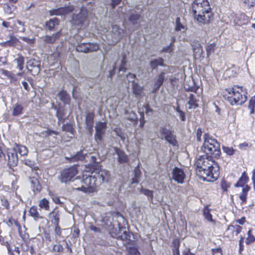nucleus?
Wrapping results in <instances>:
<instances>
[{"instance_id": "b1692460", "label": "nucleus", "mask_w": 255, "mask_h": 255, "mask_svg": "<svg viewBox=\"0 0 255 255\" xmlns=\"http://www.w3.org/2000/svg\"><path fill=\"white\" fill-rule=\"evenodd\" d=\"M58 24V20L56 18L50 19L46 23V27L50 30H54L55 27Z\"/></svg>"}, {"instance_id": "0e129e2a", "label": "nucleus", "mask_w": 255, "mask_h": 255, "mask_svg": "<svg viewBox=\"0 0 255 255\" xmlns=\"http://www.w3.org/2000/svg\"><path fill=\"white\" fill-rule=\"evenodd\" d=\"M243 188L242 189V192L243 193L246 194L247 195L248 192L250 189V187L248 186V185H246L244 187H243Z\"/></svg>"}, {"instance_id": "6e6552de", "label": "nucleus", "mask_w": 255, "mask_h": 255, "mask_svg": "<svg viewBox=\"0 0 255 255\" xmlns=\"http://www.w3.org/2000/svg\"><path fill=\"white\" fill-rule=\"evenodd\" d=\"M107 128V123L105 122L96 123L95 126L96 133L95 138L97 142L102 140L103 136L105 134Z\"/></svg>"}, {"instance_id": "bb28decb", "label": "nucleus", "mask_w": 255, "mask_h": 255, "mask_svg": "<svg viewBox=\"0 0 255 255\" xmlns=\"http://www.w3.org/2000/svg\"><path fill=\"white\" fill-rule=\"evenodd\" d=\"M150 65L152 69H155L158 66H163V60L161 58L154 59L150 61Z\"/></svg>"}, {"instance_id": "4be33fe9", "label": "nucleus", "mask_w": 255, "mask_h": 255, "mask_svg": "<svg viewBox=\"0 0 255 255\" xmlns=\"http://www.w3.org/2000/svg\"><path fill=\"white\" fill-rule=\"evenodd\" d=\"M49 218L54 225H58L59 222V215L58 212L52 211L49 215Z\"/></svg>"}, {"instance_id": "0eeeda50", "label": "nucleus", "mask_w": 255, "mask_h": 255, "mask_svg": "<svg viewBox=\"0 0 255 255\" xmlns=\"http://www.w3.org/2000/svg\"><path fill=\"white\" fill-rule=\"evenodd\" d=\"M76 49L78 52L88 53L97 51L99 46L95 43H81L76 46Z\"/></svg>"}, {"instance_id": "6e6d98bb", "label": "nucleus", "mask_w": 255, "mask_h": 255, "mask_svg": "<svg viewBox=\"0 0 255 255\" xmlns=\"http://www.w3.org/2000/svg\"><path fill=\"white\" fill-rule=\"evenodd\" d=\"M1 204L2 206H3L6 209H8L9 208V204L8 201L6 199H5V198L1 199Z\"/></svg>"}, {"instance_id": "c85d7f7f", "label": "nucleus", "mask_w": 255, "mask_h": 255, "mask_svg": "<svg viewBox=\"0 0 255 255\" xmlns=\"http://www.w3.org/2000/svg\"><path fill=\"white\" fill-rule=\"evenodd\" d=\"M38 205L40 208L44 209L46 211H49L50 209L49 202L45 198L39 201Z\"/></svg>"}, {"instance_id": "39448f33", "label": "nucleus", "mask_w": 255, "mask_h": 255, "mask_svg": "<svg viewBox=\"0 0 255 255\" xmlns=\"http://www.w3.org/2000/svg\"><path fill=\"white\" fill-rule=\"evenodd\" d=\"M203 138L204 143L201 147L202 151L211 157L218 158L221 154L220 144L208 134H205Z\"/></svg>"}, {"instance_id": "ddd939ff", "label": "nucleus", "mask_w": 255, "mask_h": 255, "mask_svg": "<svg viewBox=\"0 0 255 255\" xmlns=\"http://www.w3.org/2000/svg\"><path fill=\"white\" fill-rule=\"evenodd\" d=\"M192 49L193 51V56L196 59L203 58V51L202 47L198 42H194L192 44Z\"/></svg>"}, {"instance_id": "de8ad7c7", "label": "nucleus", "mask_w": 255, "mask_h": 255, "mask_svg": "<svg viewBox=\"0 0 255 255\" xmlns=\"http://www.w3.org/2000/svg\"><path fill=\"white\" fill-rule=\"evenodd\" d=\"M23 162L24 164L28 166L32 169L34 168L35 169V163L33 161L31 160L28 159H25L23 160Z\"/></svg>"}, {"instance_id": "423d86ee", "label": "nucleus", "mask_w": 255, "mask_h": 255, "mask_svg": "<svg viewBox=\"0 0 255 255\" xmlns=\"http://www.w3.org/2000/svg\"><path fill=\"white\" fill-rule=\"evenodd\" d=\"M77 173L78 171L76 166H72L65 169L61 172L59 179L61 183H66L71 181Z\"/></svg>"}, {"instance_id": "c03bdc74", "label": "nucleus", "mask_w": 255, "mask_h": 255, "mask_svg": "<svg viewBox=\"0 0 255 255\" xmlns=\"http://www.w3.org/2000/svg\"><path fill=\"white\" fill-rule=\"evenodd\" d=\"M223 150L224 152H225L227 154L229 155H232L234 154L235 150L231 147H228L226 146H222Z\"/></svg>"}, {"instance_id": "473e14b6", "label": "nucleus", "mask_w": 255, "mask_h": 255, "mask_svg": "<svg viewBox=\"0 0 255 255\" xmlns=\"http://www.w3.org/2000/svg\"><path fill=\"white\" fill-rule=\"evenodd\" d=\"M242 227L238 225L235 226L231 225L229 226L226 232L234 231L236 233V235H238L242 231Z\"/></svg>"}, {"instance_id": "4468645a", "label": "nucleus", "mask_w": 255, "mask_h": 255, "mask_svg": "<svg viewBox=\"0 0 255 255\" xmlns=\"http://www.w3.org/2000/svg\"><path fill=\"white\" fill-rule=\"evenodd\" d=\"M198 98L199 96L198 95L192 93L189 94L188 101V108L189 109H195L198 107Z\"/></svg>"}, {"instance_id": "f257e3e1", "label": "nucleus", "mask_w": 255, "mask_h": 255, "mask_svg": "<svg viewBox=\"0 0 255 255\" xmlns=\"http://www.w3.org/2000/svg\"><path fill=\"white\" fill-rule=\"evenodd\" d=\"M196 172L204 180L213 182L219 175V167L217 163L207 155H200L195 162Z\"/></svg>"}, {"instance_id": "7c9ffc66", "label": "nucleus", "mask_w": 255, "mask_h": 255, "mask_svg": "<svg viewBox=\"0 0 255 255\" xmlns=\"http://www.w3.org/2000/svg\"><path fill=\"white\" fill-rule=\"evenodd\" d=\"M173 131L168 129L167 128L165 127H162L160 128L159 132L160 134V137L162 139L166 138L169 135H171V133Z\"/></svg>"}, {"instance_id": "ea45409f", "label": "nucleus", "mask_w": 255, "mask_h": 255, "mask_svg": "<svg viewBox=\"0 0 255 255\" xmlns=\"http://www.w3.org/2000/svg\"><path fill=\"white\" fill-rule=\"evenodd\" d=\"M141 192L148 198L149 201H151L153 199V191L148 189L142 188Z\"/></svg>"}, {"instance_id": "f704fd0d", "label": "nucleus", "mask_w": 255, "mask_h": 255, "mask_svg": "<svg viewBox=\"0 0 255 255\" xmlns=\"http://www.w3.org/2000/svg\"><path fill=\"white\" fill-rule=\"evenodd\" d=\"M203 215L205 218L209 222L215 223V221L212 219V215L210 214V210L206 207L203 210Z\"/></svg>"}, {"instance_id": "4c0bfd02", "label": "nucleus", "mask_w": 255, "mask_h": 255, "mask_svg": "<svg viewBox=\"0 0 255 255\" xmlns=\"http://www.w3.org/2000/svg\"><path fill=\"white\" fill-rule=\"evenodd\" d=\"M29 214L31 216L33 217L35 219L40 218V215L37 211V208L35 206H32L29 210Z\"/></svg>"}, {"instance_id": "5fc2aeb1", "label": "nucleus", "mask_w": 255, "mask_h": 255, "mask_svg": "<svg viewBox=\"0 0 255 255\" xmlns=\"http://www.w3.org/2000/svg\"><path fill=\"white\" fill-rule=\"evenodd\" d=\"M126 63V57L124 56V57H123V59L122 60L121 65L119 67V71H126V68L125 67V65Z\"/></svg>"}, {"instance_id": "603ef678", "label": "nucleus", "mask_w": 255, "mask_h": 255, "mask_svg": "<svg viewBox=\"0 0 255 255\" xmlns=\"http://www.w3.org/2000/svg\"><path fill=\"white\" fill-rule=\"evenodd\" d=\"M56 116L58 118V120H59V122H63V111L60 110V109H58L57 110V112H56Z\"/></svg>"}, {"instance_id": "69168bd1", "label": "nucleus", "mask_w": 255, "mask_h": 255, "mask_svg": "<svg viewBox=\"0 0 255 255\" xmlns=\"http://www.w3.org/2000/svg\"><path fill=\"white\" fill-rule=\"evenodd\" d=\"M53 201L56 204H61L62 202L60 200L59 197L56 196H52Z\"/></svg>"}, {"instance_id": "20e7f679", "label": "nucleus", "mask_w": 255, "mask_h": 255, "mask_svg": "<svg viewBox=\"0 0 255 255\" xmlns=\"http://www.w3.org/2000/svg\"><path fill=\"white\" fill-rule=\"evenodd\" d=\"M222 94L224 99L228 100L232 105H241L247 99L246 91L239 86L225 89L223 91Z\"/></svg>"}, {"instance_id": "72a5a7b5", "label": "nucleus", "mask_w": 255, "mask_h": 255, "mask_svg": "<svg viewBox=\"0 0 255 255\" xmlns=\"http://www.w3.org/2000/svg\"><path fill=\"white\" fill-rule=\"evenodd\" d=\"M140 18V15L138 14H132L129 17V20L133 25H136L139 23Z\"/></svg>"}, {"instance_id": "a211bd4d", "label": "nucleus", "mask_w": 255, "mask_h": 255, "mask_svg": "<svg viewBox=\"0 0 255 255\" xmlns=\"http://www.w3.org/2000/svg\"><path fill=\"white\" fill-rule=\"evenodd\" d=\"M29 180L31 184V188H32L33 192L35 193L39 192L41 191L42 187L37 178L36 177H30Z\"/></svg>"}, {"instance_id": "052dcab7", "label": "nucleus", "mask_w": 255, "mask_h": 255, "mask_svg": "<svg viewBox=\"0 0 255 255\" xmlns=\"http://www.w3.org/2000/svg\"><path fill=\"white\" fill-rule=\"evenodd\" d=\"M122 0H112L111 1V6L113 8H114L117 5H118Z\"/></svg>"}, {"instance_id": "13d9d810", "label": "nucleus", "mask_w": 255, "mask_h": 255, "mask_svg": "<svg viewBox=\"0 0 255 255\" xmlns=\"http://www.w3.org/2000/svg\"><path fill=\"white\" fill-rule=\"evenodd\" d=\"M254 242H255V237L254 236L251 235L247 237L246 239V243L249 245Z\"/></svg>"}, {"instance_id": "7ed1b4c3", "label": "nucleus", "mask_w": 255, "mask_h": 255, "mask_svg": "<svg viewBox=\"0 0 255 255\" xmlns=\"http://www.w3.org/2000/svg\"><path fill=\"white\" fill-rule=\"evenodd\" d=\"M192 12L200 24L209 23L213 18V13L208 0H194L192 4Z\"/></svg>"}, {"instance_id": "393cba45", "label": "nucleus", "mask_w": 255, "mask_h": 255, "mask_svg": "<svg viewBox=\"0 0 255 255\" xmlns=\"http://www.w3.org/2000/svg\"><path fill=\"white\" fill-rule=\"evenodd\" d=\"M23 109V107L21 105L18 103L16 104L12 110V115L17 116L22 114Z\"/></svg>"}, {"instance_id": "1a4fd4ad", "label": "nucleus", "mask_w": 255, "mask_h": 255, "mask_svg": "<svg viewBox=\"0 0 255 255\" xmlns=\"http://www.w3.org/2000/svg\"><path fill=\"white\" fill-rule=\"evenodd\" d=\"M26 68L32 75H37L40 71V62L31 59L27 62Z\"/></svg>"}, {"instance_id": "58836bf2", "label": "nucleus", "mask_w": 255, "mask_h": 255, "mask_svg": "<svg viewBox=\"0 0 255 255\" xmlns=\"http://www.w3.org/2000/svg\"><path fill=\"white\" fill-rule=\"evenodd\" d=\"M134 173V177L132 179V183H138L139 182V178L140 176V170L138 166L135 168Z\"/></svg>"}, {"instance_id": "e433bc0d", "label": "nucleus", "mask_w": 255, "mask_h": 255, "mask_svg": "<svg viewBox=\"0 0 255 255\" xmlns=\"http://www.w3.org/2000/svg\"><path fill=\"white\" fill-rule=\"evenodd\" d=\"M165 139L173 146L177 145V142L176 140L175 135L173 134V131L171 133V135H169Z\"/></svg>"}, {"instance_id": "338daca9", "label": "nucleus", "mask_w": 255, "mask_h": 255, "mask_svg": "<svg viewBox=\"0 0 255 255\" xmlns=\"http://www.w3.org/2000/svg\"><path fill=\"white\" fill-rule=\"evenodd\" d=\"M197 140L199 141H200L201 140V134H202V131L201 129H198L197 130Z\"/></svg>"}, {"instance_id": "a19ab883", "label": "nucleus", "mask_w": 255, "mask_h": 255, "mask_svg": "<svg viewBox=\"0 0 255 255\" xmlns=\"http://www.w3.org/2000/svg\"><path fill=\"white\" fill-rule=\"evenodd\" d=\"M17 151H18L19 154L21 156H24L27 155L28 153V149L24 145H19L17 146Z\"/></svg>"}, {"instance_id": "f3484780", "label": "nucleus", "mask_w": 255, "mask_h": 255, "mask_svg": "<svg viewBox=\"0 0 255 255\" xmlns=\"http://www.w3.org/2000/svg\"><path fill=\"white\" fill-rule=\"evenodd\" d=\"M114 151L118 156V161L120 163H123L128 161V157L123 150L118 147H114Z\"/></svg>"}, {"instance_id": "6ab92c4d", "label": "nucleus", "mask_w": 255, "mask_h": 255, "mask_svg": "<svg viewBox=\"0 0 255 255\" xmlns=\"http://www.w3.org/2000/svg\"><path fill=\"white\" fill-rule=\"evenodd\" d=\"M112 32L113 34L114 37L117 41L122 37V34L124 32V30L122 28H120L119 26L114 25L112 26Z\"/></svg>"}, {"instance_id": "79ce46f5", "label": "nucleus", "mask_w": 255, "mask_h": 255, "mask_svg": "<svg viewBox=\"0 0 255 255\" xmlns=\"http://www.w3.org/2000/svg\"><path fill=\"white\" fill-rule=\"evenodd\" d=\"M125 113L127 115V118L128 120L134 121L137 119L136 115L133 111L128 112V111L126 110Z\"/></svg>"}, {"instance_id": "864d4df0", "label": "nucleus", "mask_w": 255, "mask_h": 255, "mask_svg": "<svg viewBox=\"0 0 255 255\" xmlns=\"http://www.w3.org/2000/svg\"><path fill=\"white\" fill-rule=\"evenodd\" d=\"M173 44L170 43L169 45L163 48L162 51L165 53H171L173 50Z\"/></svg>"}, {"instance_id": "4d7b16f0", "label": "nucleus", "mask_w": 255, "mask_h": 255, "mask_svg": "<svg viewBox=\"0 0 255 255\" xmlns=\"http://www.w3.org/2000/svg\"><path fill=\"white\" fill-rule=\"evenodd\" d=\"M129 237H130V236H129V234L126 231H124L123 234L122 235H121L120 236H119V238L122 240H127V239H128Z\"/></svg>"}, {"instance_id": "3c124183", "label": "nucleus", "mask_w": 255, "mask_h": 255, "mask_svg": "<svg viewBox=\"0 0 255 255\" xmlns=\"http://www.w3.org/2000/svg\"><path fill=\"white\" fill-rule=\"evenodd\" d=\"M127 80H128V82H131V85H132L133 83H135L134 82L135 79L136 78V75L135 74L129 73L127 75Z\"/></svg>"}, {"instance_id": "680f3d73", "label": "nucleus", "mask_w": 255, "mask_h": 255, "mask_svg": "<svg viewBox=\"0 0 255 255\" xmlns=\"http://www.w3.org/2000/svg\"><path fill=\"white\" fill-rule=\"evenodd\" d=\"M247 194L242 193L240 196L239 198L240 200L242 201L243 203H246L247 201Z\"/></svg>"}, {"instance_id": "9b49d317", "label": "nucleus", "mask_w": 255, "mask_h": 255, "mask_svg": "<svg viewBox=\"0 0 255 255\" xmlns=\"http://www.w3.org/2000/svg\"><path fill=\"white\" fill-rule=\"evenodd\" d=\"M8 164L10 166H15L18 163L17 150L15 148L8 149L7 151Z\"/></svg>"}, {"instance_id": "cd10ccee", "label": "nucleus", "mask_w": 255, "mask_h": 255, "mask_svg": "<svg viewBox=\"0 0 255 255\" xmlns=\"http://www.w3.org/2000/svg\"><path fill=\"white\" fill-rule=\"evenodd\" d=\"M87 153H84L83 150H81L77 153L71 157V160L72 161H75L77 160H83L85 159Z\"/></svg>"}, {"instance_id": "e2e57ef3", "label": "nucleus", "mask_w": 255, "mask_h": 255, "mask_svg": "<svg viewBox=\"0 0 255 255\" xmlns=\"http://www.w3.org/2000/svg\"><path fill=\"white\" fill-rule=\"evenodd\" d=\"M131 255H140V253L138 252L137 249L133 248L130 250V251Z\"/></svg>"}, {"instance_id": "2eb2a0df", "label": "nucleus", "mask_w": 255, "mask_h": 255, "mask_svg": "<svg viewBox=\"0 0 255 255\" xmlns=\"http://www.w3.org/2000/svg\"><path fill=\"white\" fill-rule=\"evenodd\" d=\"M61 32L59 31L52 35H46L43 36L41 37V39L45 44H53L59 38Z\"/></svg>"}, {"instance_id": "aec40b11", "label": "nucleus", "mask_w": 255, "mask_h": 255, "mask_svg": "<svg viewBox=\"0 0 255 255\" xmlns=\"http://www.w3.org/2000/svg\"><path fill=\"white\" fill-rule=\"evenodd\" d=\"M94 114L93 113H88L86 118V124L87 128L88 130H92L94 124Z\"/></svg>"}, {"instance_id": "9d476101", "label": "nucleus", "mask_w": 255, "mask_h": 255, "mask_svg": "<svg viewBox=\"0 0 255 255\" xmlns=\"http://www.w3.org/2000/svg\"><path fill=\"white\" fill-rule=\"evenodd\" d=\"M172 179L178 183L182 184L185 178V174L183 169L174 167L172 171Z\"/></svg>"}, {"instance_id": "bf43d9fd", "label": "nucleus", "mask_w": 255, "mask_h": 255, "mask_svg": "<svg viewBox=\"0 0 255 255\" xmlns=\"http://www.w3.org/2000/svg\"><path fill=\"white\" fill-rule=\"evenodd\" d=\"M2 25L6 28H10L12 29L14 28L13 23H12L11 22L3 21L2 23Z\"/></svg>"}, {"instance_id": "5701e85b", "label": "nucleus", "mask_w": 255, "mask_h": 255, "mask_svg": "<svg viewBox=\"0 0 255 255\" xmlns=\"http://www.w3.org/2000/svg\"><path fill=\"white\" fill-rule=\"evenodd\" d=\"M59 99L65 104H68L70 100L69 94L65 91H61L58 95Z\"/></svg>"}, {"instance_id": "f8f14e48", "label": "nucleus", "mask_w": 255, "mask_h": 255, "mask_svg": "<svg viewBox=\"0 0 255 255\" xmlns=\"http://www.w3.org/2000/svg\"><path fill=\"white\" fill-rule=\"evenodd\" d=\"M74 9V6L71 5L61 7L57 9H54L50 11L51 15H63L71 12Z\"/></svg>"}, {"instance_id": "a18cd8bd", "label": "nucleus", "mask_w": 255, "mask_h": 255, "mask_svg": "<svg viewBox=\"0 0 255 255\" xmlns=\"http://www.w3.org/2000/svg\"><path fill=\"white\" fill-rule=\"evenodd\" d=\"M215 47V44L210 43L207 45L206 49V52L208 56H209L211 53H212L214 51V49Z\"/></svg>"}, {"instance_id": "dca6fc26", "label": "nucleus", "mask_w": 255, "mask_h": 255, "mask_svg": "<svg viewBox=\"0 0 255 255\" xmlns=\"http://www.w3.org/2000/svg\"><path fill=\"white\" fill-rule=\"evenodd\" d=\"M164 76L165 73L164 72H161L155 79L152 93H155L159 90L164 80Z\"/></svg>"}, {"instance_id": "f03ea898", "label": "nucleus", "mask_w": 255, "mask_h": 255, "mask_svg": "<svg viewBox=\"0 0 255 255\" xmlns=\"http://www.w3.org/2000/svg\"><path fill=\"white\" fill-rule=\"evenodd\" d=\"M109 172L106 170H100L99 172H93L90 174L83 175L81 181L83 185L76 188L78 191H82L86 193H91L97 191L100 186L109 179Z\"/></svg>"}, {"instance_id": "09e8293b", "label": "nucleus", "mask_w": 255, "mask_h": 255, "mask_svg": "<svg viewBox=\"0 0 255 255\" xmlns=\"http://www.w3.org/2000/svg\"><path fill=\"white\" fill-rule=\"evenodd\" d=\"M175 22L176 24L175 28L176 31H181L184 29V26L180 23L179 17L176 18Z\"/></svg>"}, {"instance_id": "a878e982", "label": "nucleus", "mask_w": 255, "mask_h": 255, "mask_svg": "<svg viewBox=\"0 0 255 255\" xmlns=\"http://www.w3.org/2000/svg\"><path fill=\"white\" fill-rule=\"evenodd\" d=\"M13 27V29L19 32H24L25 31L23 23L18 20L14 21Z\"/></svg>"}, {"instance_id": "49530a36", "label": "nucleus", "mask_w": 255, "mask_h": 255, "mask_svg": "<svg viewBox=\"0 0 255 255\" xmlns=\"http://www.w3.org/2000/svg\"><path fill=\"white\" fill-rule=\"evenodd\" d=\"M18 40L14 37H11L10 39L4 42L5 46H11L16 44Z\"/></svg>"}, {"instance_id": "412c9836", "label": "nucleus", "mask_w": 255, "mask_h": 255, "mask_svg": "<svg viewBox=\"0 0 255 255\" xmlns=\"http://www.w3.org/2000/svg\"><path fill=\"white\" fill-rule=\"evenodd\" d=\"M248 180V177L247 176L246 172H244L235 186L236 187H244Z\"/></svg>"}, {"instance_id": "c756f323", "label": "nucleus", "mask_w": 255, "mask_h": 255, "mask_svg": "<svg viewBox=\"0 0 255 255\" xmlns=\"http://www.w3.org/2000/svg\"><path fill=\"white\" fill-rule=\"evenodd\" d=\"M133 93L136 95H141L142 93L143 88L139 86L137 83L131 85Z\"/></svg>"}, {"instance_id": "2f4dec72", "label": "nucleus", "mask_w": 255, "mask_h": 255, "mask_svg": "<svg viewBox=\"0 0 255 255\" xmlns=\"http://www.w3.org/2000/svg\"><path fill=\"white\" fill-rule=\"evenodd\" d=\"M14 61H15L17 63V68L19 70H22L23 68V64L24 61V57L21 55H19L17 58L14 59Z\"/></svg>"}, {"instance_id": "c9c22d12", "label": "nucleus", "mask_w": 255, "mask_h": 255, "mask_svg": "<svg viewBox=\"0 0 255 255\" xmlns=\"http://www.w3.org/2000/svg\"><path fill=\"white\" fill-rule=\"evenodd\" d=\"M255 95L251 97L249 101L248 109L250 110L251 114H254L255 112Z\"/></svg>"}, {"instance_id": "8fccbe9b", "label": "nucleus", "mask_w": 255, "mask_h": 255, "mask_svg": "<svg viewBox=\"0 0 255 255\" xmlns=\"http://www.w3.org/2000/svg\"><path fill=\"white\" fill-rule=\"evenodd\" d=\"M62 129L64 131L73 133V128L71 125L70 124H65L62 127Z\"/></svg>"}, {"instance_id": "37998d69", "label": "nucleus", "mask_w": 255, "mask_h": 255, "mask_svg": "<svg viewBox=\"0 0 255 255\" xmlns=\"http://www.w3.org/2000/svg\"><path fill=\"white\" fill-rule=\"evenodd\" d=\"M41 134H42L44 136H51L53 134L54 135H58L59 132L55 130H51L49 128H47L46 130L43 131L41 132Z\"/></svg>"}, {"instance_id": "774afa93", "label": "nucleus", "mask_w": 255, "mask_h": 255, "mask_svg": "<svg viewBox=\"0 0 255 255\" xmlns=\"http://www.w3.org/2000/svg\"><path fill=\"white\" fill-rule=\"evenodd\" d=\"M244 238L243 237H241V239L239 240V246H240V251H242L243 250V242H244Z\"/></svg>"}]
</instances>
